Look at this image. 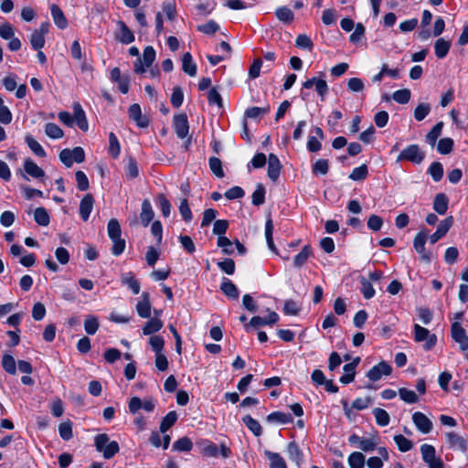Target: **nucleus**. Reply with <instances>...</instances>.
Masks as SVG:
<instances>
[{
	"mask_svg": "<svg viewBox=\"0 0 468 468\" xmlns=\"http://www.w3.org/2000/svg\"><path fill=\"white\" fill-rule=\"evenodd\" d=\"M94 446L99 452H101L105 459L112 458L120 450L115 441H111L106 433H101L94 438Z\"/></svg>",
	"mask_w": 468,
	"mask_h": 468,
	"instance_id": "nucleus-1",
	"label": "nucleus"
},
{
	"mask_svg": "<svg viewBox=\"0 0 468 468\" xmlns=\"http://www.w3.org/2000/svg\"><path fill=\"white\" fill-rule=\"evenodd\" d=\"M420 451L422 461L426 463L428 468H444L445 467L441 457H438L436 455V450H435L434 446L428 444V443H424V444L420 445Z\"/></svg>",
	"mask_w": 468,
	"mask_h": 468,
	"instance_id": "nucleus-2",
	"label": "nucleus"
},
{
	"mask_svg": "<svg viewBox=\"0 0 468 468\" xmlns=\"http://www.w3.org/2000/svg\"><path fill=\"white\" fill-rule=\"evenodd\" d=\"M413 338L416 342H425L423 348L425 350L432 349L437 343V336L431 334L427 328L420 326L419 324L413 325Z\"/></svg>",
	"mask_w": 468,
	"mask_h": 468,
	"instance_id": "nucleus-3",
	"label": "nucleus"
},
{
	"mask_svg": "<svg viewBox=\"0 0 468 468\" xmlns=\"http://www.w3.org/2000/svg\"><path fill=\"white\" fill-rule=\"evenodd\" d=\"M59 160L66 167L72 166L73 163H82L85 160L83 148L76 146L73 149H63L59 153Z\"/></svg>",
	"mask_w": 468,
	"mask_h": 468,
	"instance_id": "nucleus-4",
	"label": "nucleus"
},
{
	"mask_svg": "<svg viewBox=\"0 0 468 468\" xmlns=\"http://www.w3.org/2000/svg\"><path fill=\"white\" fill-rule=\"evenodd\" d=\"M428 239V231L420 230L418 232L413 239V247L418 254H420L421 261L430 262L431 261V255L426 251L425 244Z\"/></svg>",
	"mask_w": 468,
	"mask_h": 468,
	"instance_id": "nucleus-5",
	"label": "nucleus"
},
{
	"mask_svg": "<svg viewBox=\"0 0 468 468\" xmlns=\"http://www.w3.org/2000/svg\"><path fill=\"white\" fill-rule=\"evenodd\" d=\"M424 157L425 155L420 151L419 145L410 144L400 152L397 158V161L400 162L402 160H408L414 164H420L423 161Z\"/></svg>",
	"mask_w": 468,
	"mask_h": 468,
	"instance_id": "nucleus-6",
	"label": "nucleus"
},
{
	"mask_svg": "<svg viewBox=\"0 0 468 468\" xmlns=\"http://www.w3.org/2000/svg\"><path fill=\"white\" fill-rule=\"evenodd\" d=\"M279 320V315L271 311L269 312L267 317L253 316L250 321L244 325L245 330L248 332L250 328H258L263 325L275 324Z\"/></svg>",
	"mask_w": 468,
	"mask_h": 468,
	"instance_id": "nucleus-7",
	"label": "nucleus"
},
{
	"mask_svg": "<svg viewBox=\"0 0 468 468\" xmlns=\"http://www.w3.org/2000/svg\"><path fill=\"white\" fill-rule=\"evenodd\" d=\"M451 335L452 339L459 345L462 351L468 349V335L459 322L452 324Z\"/></svg>",
	"mask_w": 468,
	"mask_h": 468,
	"instance_id": "nucleus-8",
	"label": "nucleus"
},
{
	"mask_svg": "<svg viewBox=\"0 0 468 468\" xmlns=\"http://www.w3.org/2000/svg\"><path fill=\"white\" fill-rule=\"evenodd\" d=\"M173 125L178 138L184 139L188 135L189 124L186 114H176L173 119Z\"/></svg>",
	"mask_w": 468,
	"mask_h": 468,
	"instance_id": "nucleus-9",
	"label": "nucleus"
},
{
	"mask_svg": "<svg viewBox=\"0 0 468 468\" xmlns=\"http://www.w3.org/2000/svg\"><path fill=\"white\" fill-rule=\"evenodd\" d=\"M412 421L417 430L423 433H430L433 428L431 420L422 412L416 411L412 414Z\"/></svg>",
	"mask_w": 468,
	"mask_h": 468,
	"instance_id": "nucleus-10",
	"label": "nucleus"
},
{
	"mask_svg": "<svg viewBox=\"0 0 468 468\" xmlns=\"http://www.w3.org/2000/svg\"><path fill=\"white\" fill-rule=\"evenodd\" d=\"M392 367L385 361L375 365L367 373V377L373 382L379 380L383 376H389Z\"/></svg>",
	"mask_w": 468,
	"mask_h": 468,
	"instance_id": "nucleus-11",
	"label": "nucleus"
},
{
	"mask_svg": "<svg viewBox=\"0 0 468 468\" xmlns=\"http://www.w3.org/2000/svg\"><path fill=\"white\" fill-rule=\"evenodd\" d=\"M449 447L453 450H458L463 452L467 451L468 439L457 434L456 432L450 431L445 434Z\"/></svg>",
	"mask_w": 468,
	"mask_h": 468,
	"instance_id": "nucleus-12",
	"label": "nucleus"
},
{
	"mask_svg": "<svg viewBox=\"0 0 468 468\" xmlns=\"http://www.w3.org/2000/svg\"><path fill=\"white\" fill-rule=\"evenodd\" d=\"M452 224L453 218L452 216L441 221V223L437 227L436 231L429 237L430 242L431 244H435L439 239L444 237L451 229V227L452 226Z\"/></svg>",
	"mask_w": 468,
	"mask_h": 468,
	"instance_id": "nucleus-13",
	"label": "nucleus"
},
{
	"mask_svg": "<svg viewBox=\"0 0 468 468\" xmlns=\"http://www.w3.org/2000/svg\"><path fill=\"white\" fill-rule=\"evenodd\" d=\"M305 89H312L314 86L315 87V90L320 96L322 101H324L326 94L328 93V85L324 80L312 78L307 80L303 84Z\"/></svg>",
	"mask_w": 468,
	"mask_h": 468,
	"instance_id": "nucleus-14",
	"label": "nucleus"
},
{
	"mask_svg": "<svg viewBox=\"0 0 468 468\" xmlns=\"http://www.w3.org/2000/svg\"><path fill=\"white\" fill-rule=\"evenodd\" d=\"M141 300L136 304V312L142 318H149L151 316V302L150 294L144 292L141 296Z\"/></svg>",
	"mask_w": 468,
	"mask_h": 468,
	"instance_id": "nucleus-15",
	"label": "nucleus"
},
{
	"mask_svg": "<svg viewBox=\"0 0 468 468\" xmlns=\"http://www.w3.org/2000/svg\"><path fill=\"white\" fill-rule=\"evenodd\" d=\"M128 114L130 119L135 122L136 125L141 128L148 126V120L145 116H143L141 107L137 103H133L129 107Z\"/></svg>",
	"mask_w": 468,
	"mask_h": 468,
	"instance_id": "nucleus-16",
	"label": "nucleus"
},
{
	"mask_svg": "<svg viewBox=\"0 0 468 468\" xmlns=\"http://www.w3.org/2000/svg\"><path fill=\"white\" fill-rule=\"evenodd\" d=\"M73 119L80 130H82L83 132L88 131V120L86 118L84 110L79 102H75L73 104Z\"/></svg>",
	"mask_w": 468,
	"mask_h": 468,
	"instance_id": "nucleus-17",
	"label": "nucleus"
},
{
	"mask_svg": "<svg viewBox=\"0 0 468 468\" xmlns=\"http://www.w3.org/2000/svg\"><path fill=\"white\" fill-rule=\"evenodd\" d=\"M119 32L116 34L115 38L125 45L131 44L134 41V35L131 29L122 21H118Z\"/></svg>",
	"mask_w": 468,
	"mask_h": 468,
	"instance_id": "nucleus-18",
	"label": "nucleus"
},
{
	"mask_svg": "<svg viewBox=\"0 0 468 468\" xmlns=\"http://www.w3.org/2000/svg\"><path fill=\"white\" fill-rule=\"evenodd\" d=\"M281 169L282 165L279 158L273 154H269L268 176L271 181L275 182L279 178Z\"/></svg>",
	"mask_w": 468,
	"mask_h": 468,
	"instance_id": "nucleus-19",
	"label": "nucleus"
},
{
	"mask_svg": "<svg viewBox=\"0 0 468 468\" xmlns=\"http://www.w3.org/2000/svg\"><path fill=\"white\" fill-rule=\"evenodd\" d=\"M360 359L359 357L356 358L351 363L346 364L343 367L344 374L340 378V382L343 384H349L351 383L356 376V367L358 365Z\"/></svg>",
	"mask_w": 468,
	"mask_h": 468,
	"instance_id": "nucleus-20",
	"label": "nucleus"
},
{
	"mask_svg": "<svg viewBox=\"0 0 468 468\" xmlns=\"http://www.w3.org/2000/svg\"><path fill=\"white\" fill-rule=\"evenodd\" d=\"M93 203L94 199L90 194L85 195L81 199L80 204V215L84 221L89 219L90 215L93 209Z\"/></svg>",
	"mask_w": 468,
	"mask_h": 468,
	"instance_id": "nucleus-21",
	"label": "nucleus"
},
{
	"mask_svg": "<svg viewBox=\"0 0 468 468\" xmlns=\"http://www.w3.org/2000/svg\"><path fill=\"white\" fill-rule=\"evenodd\" d=\"M24 170L26 174L33 178H41L45 176L44 170L39 167L32 159L26 158L24 160Z\"/></svg>",
	"mask_w": 468,
	"mask_h": 468,
	"instance_id": "nucleus-22",
	"label": "nucleus"
},
{
	"mask_svg": "<svg viewBox=\"0 0 468 468\" xmlns=\"http://www.w3.org/2000/svg\"><path fill=\"white\" fill-rule=\"evenodd\" d=\"M154 212L153 210L151 202L148 199H144L142 203V210L140 214V219L144 227H147L154 218Z\"/></svg>",
	"mask_w": 468,
	"mask_h": 468,
	"instance_id": "nucleus-23",
	"label": "nucleus"
},
{
	"mask_svg": "<svg viewBox=\"0 0 468 468\" xmlns=\"http://www.w3.org/2000/svg\"><path fill=\"white\" fill-rule=\"evenodd\" d=\"M220 290L230 299L237 300L239 298V290L237 286L228 278H223Z\"/></svg>",
	"mask_w": 468,
	"mask_h": 468,
	"instance_id": "nucleus-24",
	"label": "nucleus"
},
{
	"mask_svg": "<svg viewBox=\"0 0 468 468\" xmlns=\"http://www.w3.org/2000/svg\"><path fill=\"white\" fill-rule=\"evenodd\" d=\"M121 282L123 285L127 286L133 294H138L140 292V282L135 279L132 272H126L122 274L121 277Z\"/></svg>",
	"mask_w": 468,
	"mask_h": 468,
	"instance_id": "nucleus-25",
	"label": "nucleus"
},
{
	"mask_svg": "<svg viewBox=\"0 0 468 468\" xmlns=\"http://www.w3.org/2000/svg\"><path fill=\"white\" fill-rule=\"evenodd\" d=\"M50 12L54 23L58 28L64 29L68 27V21L64 16V13L57 5H52L50 6Z\"/></svg>",
	"mask_w": 468,
	"mask_h": 468,
	"instance_id": "nucleus-26",
	"label": "nucleus"
},
{
	"mask_svg": "<svg viewBox=\"0 0 468 468\" xmlns=\"http://www.w3.org/2000/svg\"><path fill=\"white\" fill-rule=\"evenodd\" d=\"M289 459L295 463L298 468H301L303 453L295 441H292L287 446Z\"/></svg>",
	"mask_w": 468,
	"mask_h": 468,
	"instance_id": "nucleus-27",
	"label": "nucleus"
},
{
	"mask_svg": "<svg viewBox=\"0 0 468 468\" xmlns=\"http://www.w3.org/2000/svg\"><path fill=\"white\" fill-rule=\"evenodd\" d=\"M452 43L450 40H446L443 37H440L434 44L435 55L438 58H443L449 53Z\"/></svg>",
	"mask_w": 468,
	"mask_h": 468,
	"instance_id": "nucleus-28",
	"label": "nucleus"
},
{
	"mask_svg": "<svg viewBox=\"0 0 468 468\" xmlns=\"http://www.w3.org/2000/svg\"><path fill=\"white\" fill-rule=\"evenodd\" d=\"M449 199L445 194H437L433 201V209L440 215H444L448 209Z\"/></svg>",
	"mask_w": 468,
	"mask_h": 468,
	"instance_id": "nucleus-29",
	"label": "nucleus"
},
{
	"mask_svg": "<svg viewBox=\"0 0 468 468\" xmlns=\"http://www.w3.org/2000/svg\"><path fill=\"white\" fill-rule=\"evenodd\" d=\"M182 69L191 77H194L197 74V64L193 61L192 55L189 52L183 55Z\"/></svg>",
	"mask_w": 468,
	"mask_h": 468,
	"instance_id": "nucleus-30",
	"label": "nucleus"
},
{
	"mask_svg": "<svg viewBox=\"0 0 468 468\" xmlns=\"http://www.w3.org/2000/svg\"><path fill=\"white\" fill-rule=\"evenodd\" d=\"M25 142L29 149L38 157H46L47 153L42 145L30 134L25 136Z\"/></svg>",
	"mask_w": 468,
	"mask_h": 468,
	"instance_id": "nucleus-31",
	"label": "nucleus"
},
{
	"mask_svg": "<svg viewBox=\"0 0 468 468\" xmlns=\"http://www.w3.org/2000/svg\"><path fill=\"white\" fill-rule=\"evenodd\" d=\"M264 455L270 461V468H287L284 459L279 453L265 450Z\"/></svg>",
	"mask_w": 468,
	"mask_h": 468,
	"instance_id": "nucleus-32",
	"label": "nucleus"
},
{
	"mask_svg": "<svg viewBox=\"0 0 468 468\" xmlns=\"http://www.w3.org/2000/svg\"><path fill=\"white\" fill-rule=\"evenodd\" d=\"M267 421L271 423L286 424L292 421V417L289 413L274 411L267 416Z\"/></svg>",
	"mask_w": 468,
	"mask_h": 468,
	"instance_id": "nucleus-33",
	"label": "nucleus"
},
{
	"mask_svg": "<svg viewBox=\"0 0 468 468\" xmlns=\"http://www.w3.org/2000/svg\"><path fill=\"white\" fill-rule=\"evenodd\" d=\"M44 132L48 138L53 140H58L64 136L63 130L54 122L46 123Z\"/></svg>",
	"mask_w": 468,
	"mask_h": 468,
	"instance_id": "nucleus-34",
	"label": "nucleus"
},
{
	"mask_svg": "<svg viewBox=\"0 0 468 468\" xmlns=\"http://www.w3.org/2000/svg\"><path fill=\"white\" fill-rule=\"evenodd\" d=\"M242 422L246 427L257 437L262 434V428L258 420L253 419L250 415H246L242 418Z\"/></svg>",
	"mask_w": 468,
	"mask_h": 468,
	"instance_id": "nucleus-35",
	"label": "nucleus"
},
{
	"mask_svg": "<svg viewBox=\"0 0 468 468\" xmlns=\"http://www.w3.org/2000/svg\"><path fill=\"white\" fill-rule=\"evenodd\" d=\"M312 255V249L310 246H304L302 250L293 258V265L296 268H301Z\"/></svg>",
	"mask_w": 468,
	"mask_h": 468,
	"instance_id": "nucleus-36",
	"label": "nucleus"
},
{
	"mask_svg": "<svg viewBox=\"0 0 468 468\" xmlns=\"http://www.w3.org/2000/svg\"><path fill=\"white\" fill-rule=\"evenodd\" d=\"M162 327L163 322L160 319L152 318L143 327V334L145 335H152L161 330Z\"/></svg>",
	"mask_w": 468,
	"mask_h": 468,
	"instance_id": "nucleus-37",
	"label": "nucleus"
},
{
	"mask_svg": "<svg viewBox=\"0 0 468 468\" xmlns=\"http://www.w3.org/2000/svg\"><path fill=\"white\" fill-rule=\"evenodd\" d=\"M278 20L283 23H291L294 18L293 12L287 6H280L275 10Z\"/></svg>",
	"mask_w": 468,
	"mask_h": 468,
	"instance_id": "nucleus-38",
	"label": "nucleus"
},
{
	"mask_svg": "<svg viewBox=\"0 0 468 468\" xmlns=\"http://www.w3.org/2000/svg\"><path fill=\"white\" fill-rule=\"evenodd\" d=\"M442 128H443V122H439L428 133V134L426 135V142L430 145H431V146L435 145L436 141L438 140V138L441 134Z\"/></svg>",
	"mask_w": 468,
	"mask_h": 468,
	"instance_id": "nucleus-39",
	"label": "nucleus"
},
{
	"mask_svg": "<svg viewBox=\"0 0 468 468\" xmlns=\"http://www.w3.org/2000/svg\"><path fill=\"white\" fill-rule=\"evenodd\" d=\"M34 219L38 225L43 227L48 226L50 221L47 209L42 207L36 208L34 212Z\"/></svg>",
	"mask_w": 468,
	"mask_h": 468,
	"instance_id": "nucleus-40",
	"label": "nucleus"
},
{
	"mask_svg": "<svg viewBox=\"0 0 468 468\" xmlns=\"http://www.w3.org/2000/svg\"><path fill=\"white\" fill-rule=\"evenodd\" d=\"M177 414L176 411L168 412L162 420L160 424V431L166 432L176 421Z\"/></svg>",
	"mask_w": 468,
	"mask_h": 468,
	"instance_id": "nucleus-41",
	"label": "nucleus"
},
{
	"mask_svg": "<svg viewBox=\"0 0 468 468\" xmlns=\"http://www.w3.org/2000/svg\"><path fill=\"white\" fill-rule=\"evenodd\" d=\"M350 468H364L365 456L360 452H352L347 459Z\"/></svg>",
	"mask_w": 468,
	"mask_h": 468,
	"instance_id": "nucleus-42",
	"label": "nucleus"
},
{
	"mask_svg": "<svg viewBox=\"0 0 468 468\" xmlns=\"http://www.w3.org/2000/svg\"><path fill=\"white\" fill-rule=\"evenodd\" d=\"M2 367L10 375H16V363L13 356L5 354L2 357Z\"/></svg>",
	"mask_w": 468,
	"mask_h": 468,
	"instance_id": "nucleus-43",
	"label": "nucleus"
},
{
	"mask_svg": "<svg viewBox=\"0 0 468 468\" xmlns=\"http://www.w3.org/2000/svg\"><path fill=\"white\" fill-rule=\"evenodd\" d=\"M373 415L376 419V422L378 425H379L381 427H385V426L388 425V423L390 421V418H389L388 413L385 410L380 409V408H376L373 410Z\"/></svg>",
	"mask_w": 468,
	"mask_h": 468,
	"instance_id": "nucleus-44",
	"label": "nucleus"
},
{
	"mask_svg": "<svg viewBox=\"0 0 468 468\" xmlns=\"http://www.w3.org/2000/svg\"><path fill=\"white\" fill-rule=\"evenodd\" d=\"M266 190L262 184H258L252 193L251 201L254 206H261L265 202Z\"/></svg>",
	"mask_w": 468,
	"mask_h": 468,
	"instance_id": "nucleus-45",
	"label": "nucleus"
},
{
	"mask_svg": "<svg viewBox=\"0 0 468 468\" xmlns=\"http://www.w3.org/2000/svg\"><path fill=\"white\" fill-rule=\"evenodd\" d=\"M399 395L403 401L409 404L417 403L419 401L418 395L413 390L406 388H400L399 389Z\"/></svg>",
	"mask_w": 468,
	"mask_h": 468,
	"instance_id": "nucleus-46",
	"label": "nucleus"
},
{
	"mask_svg": "<svg viewBox=\"0 0 468 468\" xmlns=\"http://www.w3.org/2000/svg\"><path fill=\"white\" fill-rule=\"evenodd\" d=\"M394 441L397 444L399 450L402 452H409L413 447L412 441L401 434L395 435Z\"/></svg>",
	"mask_w": 468,
	"mask_h": 468,
	"instance_id": "nucleus-47",
	"label": "nucleus"
},
{
	"mask_svg": "<svg viewBox=\"0 0 468 468\" xmlns=\"http://www.w3.org/2000/svg\"><path fill=\"white\" fill-rule=\"evenodd\" d=\"M121 152V146L117 136L113 133L109 134V154L117 158Z\"/></svg>",
	"mask_w": 468,
	"mask_h": 468,
	"instance_id": "nucleus-48",
	"label": "nucleus"
},
{
	"mask_svg": "<svg viewBox=\"0 0 468 468\" xmlns=\"http://www.w3.org/2000/svg\"><path fill=\"white\" fill-rule=\"evenodd\" d=\"M428 173L431 175V176L432 177V179L435 181V182H439L441 180L442 176H443V167H442V165L439 162H433L429 169H428Z\"/></svg>",
	"mask_w": 468,
	"mask_h": 468,
	"instance_id": "nucleus-49",
	"label": "nucleus"
},
{
	"mask_svg": "<svg viewBox=\"0 0 468 468\" xmlns=\"http://www.w3.org/2000/svg\"><path fill=\"white\" fill-rule=\"evenodd\" d=\"M368 175V169L367 165H361L354 168L349 175V178L353 181H361L364 180Z\"/></svg>",
	"mask_w": 468,
	"mask_h": 468,
	"instance_id": "nucleus-50",
	"label": "nucleus"
},
{
	"mask_svg": "<svg viewBox=\"0 0 468 468\" xmlns=\"http://www.w3.org/2000/svg\"><path fill=\"white\" fill-rule=\"evenodd\" d=\"M99 328V321L93 315H89L84 321V329L88 335H94Z\"/></svg>",
	"mask_w": 468,
	"mask_h": 468,
	"instance_id": "nucleus-51",
	"label": "nucleus"
},
{
	"mask_svg": "<svg viewBox=\"0 0 468 468\" xmlns=\"http://www.w3.org/2000/svg\"><path fill=\"white\" fill-rule=\"evenodd\" d=\"M193 447L191 440L187 437L178 439L173 444V449L178 452H189Z\"/></svg>",
	"mask_w": 468,
	"mask_h": 468,
	"instance_id": "nucleus-52",
	"label": "nucleus"
},
{
	"mask_svg": "<svg viewBox=\"0 0 468 468\" xmlns=\"http://www.w3.org/2000/svg\"><path fill=\"white\" fill-rule=\"evenodd\" d=\"M453 148V141L451 138H442L438 142L437 151L441 154H450Z\"/></svg>",
	"mask_w": 468,
	"mask_h": 468,
	"instance_id": "nucleus-53",
	"label": "nucleus"
},
{
	"mask_svg": "<svg viewBox=\"0 0 468 468\" xmlns=\"http://www.w3.org/2000/svg\"><path fill=\"white\" fill-rule=\"evenodd\" d=\"M58 433L59 436L64 441H69L73 434H72V424L70 421H64L58 425Z\"/></svg>",
	"mask_w": 468,
	"mask_h": 468,
	"instance_id": "nucleus-54",
	"label": "nucleus"
},
{
	"mask_svg": "<svg viewBox=\"0 0 468 468\" xmlns=\"http://www.w3.org/2000/svg\"><path fill=\"white\" fill-rule=\"evenodd\" d=\"M295 45L299 48L312 50L314 43L312 39L305 34L299 35L295 39Z\"/></svg>",
	"mask_w": 468,
	"mask_h": 468,
	"instance_id": "nucleus-55",
	"label": "nucleus"
},
{
	"mask_svg": "<svg viewBox=\"0 0 468 468\" xmlns=\"http://www.w3.org/2000/svg\"><path fill=\"white\" fill-rule=\"evenodd\" d=\"M431 112V106L428 103H420L414 110V118L420 122Z\"/></svg>",
	"mask_w": 468,
	"mask_h": 468,
	"instance_id": "nucleus-56",
	"label": "nucleus"
},
{
	"mask_svg": "<svg viewBox=\"0 0 468 468\" xmlns=\"http://www.w3.org/2000/svg\"><path fill=\"white\" fill-rule=\"evenodd\" d=\"M157 202L163 216L165 218H168L171 214V204L169 200L165 197L164 194H159L157 196Z\"/></svg>",
	"mask_w": 468,
	"mask_h": 468,
	"instance_id": "nucleus-57",
	"label": "nucleus"
},
{
	"mask_svg": "<svg viewBox=\"0 0 468 468\" xmlns=\"http://www.w3.org/2000/svg\"><path fill=\"white\" fill-rule=\"evenodd\" d=\"M410 95H411V93H410V90L402 89V90H396L393 93L392 98L396 102L400 103V104H405V103H408L409 101L410 100Z\"/></svg>",
	"mask_w": 468,
	"mask_h": 468,
	"instance_id": "nucleus-58",
	"label": "nucleus"
},
{
	"mask_svg": "<svg viewBox=\"0 0 468 468\" xmlns=\"http://www.w3.org/2000/svg\"><path fill=\"white\" fill-rule=\"evenodd\" d=\"M219 29V26L214 20H209L208 22L197 26V30L206 35H213Z\"/></svg>",
	"mask_w": 468,
	"mask_h": 468,
	"instance_id": "nucleus-59",
	"label": "nucleus"
},
{
	"mask_svg": "<svg viewBox=\"0 0 468 468\" xmlns=\"http://www.w3.org/2000/svg\"><path fill=\"white\" fill-rule=\"evenodd\" d=\"M112 241V253L115 256L121 255L125 250V240L118 236V238H110Z\"/></svg>",
	"mask_w": 468,
	"mask_h": 468,
	"instance_id": "nucleus-60",
	"label": "nucleus"
},
{
	"mask_svg": "<svg viewBox=\"0 0 468 468\" xmlns=\"http://www.w3.org/2000/svg\"><path fill=\"white\" fill-rule=\"evenodd\" d=\"M141 59L143 60L146 68L151 67L155 59V50L154 49V48L151 46H147L144 49L143 58H141Z\"/></svg>",
	"mask_w": 468,
	"mask_h": 468,
	"instance_id": "nucleus-61",
	"label": "nucleus"
},
{
	"mask_svg": "<svg viewBox=\"0 0 468 468\" xmlns=\"http://www.w3.org/2000/svg\"><path fill=\"white\" fill-rule=\"evenodd\" d=\"M218 246L221 248L222 252L226 255H230L234 252L233 243L227 237H218Z\"/></svg>",
	"mask_w": 468,
	"mask_h": 468,
	"instance_id": "nucleus-62",
	"label": "nucleus"
},
{
	"mask_svg": "<svg viewBox=\"0 0 468 468\" xmlns=\"http://www.w3.org/2000/svg\"><path fill=\"white\" fill-rule=\"evenodd\" d=\"M208 163H209V167H210L211 171L213 172V174L216 176L222 178L224 176V171L222 169L221 161L217 157H210Z\"/></svg>",
	"mask_w": 468,
	"mask_h": 468,
	"instance_id": "nucleus-63",
	"label": "nucleus"
},
{
	"mask_svg": "<svg viewBox=\"0 0 468 468\" xmlns=\"http://www.w3.org/2000/svg\"><path fill=\"white\" fill-rule=\"evenodd\" d=\"M329 166L328 162L325 159H318L312 167V171L314 175H326Z\"/></svg>",
	"mask_w": 468,
	"mask_h": 468,
	"instance_id": "nucleus-64",
	"label": "nucleus"
}]
</instances>
